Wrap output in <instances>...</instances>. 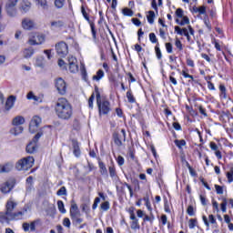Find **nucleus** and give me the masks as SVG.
Listing matches in <instances>:
<instances>
[{"label": "nucleus", "instance_id": "nucleus-26", "mask_svg": "<svg viewBox=\"0 0 233 233\" xmlns=\"http://www.w3.org/2000/svg\"><path fill=\"white\" fill-rule=\"evenodd\" d=\"M126 97L127 98L128 103L131 105L136 103V96H134V94L132 93V89H129L127 94Z\"/></svg>", "mask_w": 233, "mask_h": 233}, {"label": "nucleus", "instance_id": "nucleus-45", "mask_svg": "<svg viewBox=\"0 0 233 233\" xmlns=\"http://www.w3.org/2000/svg\"><path fill=\"white\" fill-rule=\"evenodd\" d=\"M127 154L129 157L136 159V149L134 148V146L128 147Z\"/></svg>", "mask_w": 233, "mask_h": 233}, {"label": "nucleus", "instance_id": "nucleus-14", "mask_svg": "<svg viewBox=\"0 0 233 233\" xmlns=\"http://www.w3.org/2000/svg\"><path fill=\"white\" fill-rule=\"evenodd\" d=\"M14 105H15V96L11 95L7 97L5 102V110L8 112L14 108Z\"/></svg>", "mask_w": 233, "mask_h": 233}, {"label": "nucleus", "instance_id": "nucleus-27", "mask_svg": "<svg viewBox=\"0 0 233 233\" xmlns=\"http://www.w3.org/2000/svg\"><path fill=\"white\" fill-rule=\"evenodd\" d=\"M147 23H149V25H154V20L156 19V13L152 10L147 12Z\"/></svg>", "mask_w": 233, "mask_h": 233}, {"label": "nucleus", "instance_id": "nucleus-24", "mask_svg": "<svg viewBox=\"0 0 233 233\" xmlns=\"http://www.w3.org/2000/svg\"><path fill=\"white\" fill-rule=\"evenodd\" d=\"M182 21H179V19H176L177 25H179L180 26H185V25H190V18L188 16H183Z\"/></svg>", "mask_w": 233, "mask_h": 233}, {"label": "nucleus", "instance_id": "nucleus-57", "mask_svg": "<svg viewBox=\"0 0 233 233\" xmlns=\"http://www.w3.org/2000/svg\"><path fill=\"white\" fill-rule=\"evenodd\" d=\"M116 163L118 167H123V165H125V157H123L122 156H118L116 158Z\"/></svg>", "mask_w": 233, "mask_h": 233}, {"label": "nucleus", "instance_id": "nucleus-15", "mask_svg": "<svg viewBox=\"0 0 233 233\" xmlns=\"http://www.w3.org/2000/svg\"><path fill=\"white\" fill-rule=\"evenodd\" d=\"M112 139L116 147H123V141L121 140V134H119V132L114 131Z\"/></svg>", "mask_w": 233, "mask_h": 233}, {"label": "nucleus", "instance_id": "nucleus-49", "mask_svg": "<svg viewBox=\"0 0 233 233\" xmlns=\"http://www.w3.org/2000/svg\"><path fill=\"white\" fill-rule=\"evenodd\" d=\"M226 176L228 177V183H232L233 182V167H230L229 172H227Z\"/></svg>", "mask_w": 233, "mask_h": 233}, {"label": "nucleus", "instance_id": "nucleus-20", "mask_svg": "<svg viewBox=\"0 0 233 233\" xmlns=\"http://www.w3.org/2000/svg\"><path fill=\"white\" fill-rule=\"evenodd\" d=\"M181 75L183 76V77H185L186 79H191L188 80V83H195V85H199V82L196 79H194V76L187 73V71L183 70Z\"/></svg>", "mask_w": 233, "mask_h": 233}, {"label": "nucleus", "instance_id": "nucleus-58", "mask_svg": "<svg viewBox=\"0 0 233 233\" xmlns=\"http://www.w3.org/2000/svg\"><path fill=\"white\" fill-rule=\"evenodd\" d=\"M155 219L154 214L150 213V217L148 215H145L144 217V221H149L150 223H152Z\"/></svg>", "mask_w": 233, "mask_h": 233}, {"label": "nucleus", "instance_id": "nucleus-64", "mask_svg": "<svg viewBox=\"0 0 233 233\" xmlns=\"http://www.w3.org/2000/svg\"><path fill=\"white\" fill-rule=\"evenodd\" d=\"M58 66L62 68L63 70H66V63L63 59H58Z\"/></svg>", "mask_w": 233, "mask_h": 233}, {"label": "nucleus", "instance_id": "nucleus-48", "mask_svg": "<svg viewBox=\"0 0 233 233\" xmlns=\"http://www.w3.org/2000/svg\"><path fill=\"white\" fill-rule=\"evenodd\" d=\"M17 1L19 0H9L5 5V8H15V5H17Z\"/></svg>", "mask_w": 233, "mask_h": 233}, {"label": "nucleus", "instance_id": "nucleus-29", "mask_svg": "<svg viewBox=\"0 0 233 233\" xmlns=\"http://www.w3.org/2000/svg\"><path fill=\"white\" fill-rule=\"evenodd\" d=\"M26 183V190H32L34 188V177L30 176L25 180Z\"/></svg>", "mask_w": 233, "mask_h": 233}, {"label": "nucleus", "instance_id": "nucleus-51", "mask_svg": "<svg viewBox=\"0 0 233 233\" xmlns=\"http://www.w3.org/2000/svg\"><path fill=\"white\" fill-rule=\"evenodd\" d=\"M66 187L65 186L61 187L56 192V196H66Z\"/></svg>", "mask_w": 233, "mask_h": 233}, {"label": "nucleus", "instance_id": "nucleus-21", "mask_svg": "<svg viewBox=\"0 0 233 233\" xmlns=\"http://www.w3.org/2000/svg\"><path fill=\"white\" fill-rule=\"evenodd\" d=\"M12 125L14 127H19L21 125H25V117L21 116H17L13 119Z\"/></svg>", "mask_w": 233, "mask_h": 233}, {"label": "nucleus", "instance_id": "nucleus-36", "mask_svg": "<svg viewBox=\"0 0 233 233\" xmlns=\"http://www.w3.org/2000/svg\"><path fill=\"white\" fill-rule=\"evenodd\" d=\"M222 203L220 204V208L223 213L227 212V205H228V200L227 198L222 197L221 198Z\"/></svg>", "mask_w": 233, "mask_h": 233}, {"label": "nucleus", "instance_id": "nucleus-30", "mask_svg": "<svg viewBox=\"0 0 233 233\" xmlns=\"http://www.w3.org/2000/svg\"><path fill=\"white\" fill-rule=\"evenodd\" d=\"M66 0H54V5L57 10H61L65 6Z\"/></svg>", "mask_w": 233, "mask_h": 233}, {"label": "nucleus", "instance_id": "nucleus-4", "mask_svg": "<svg viewBox=\"0 0 233 233\" xmlns=\"http://www.w3.org/2000/svg\"><path fill=\"white\" fill-rule=\"evenodd\" d=\"M81 14L84 19H86V21H87L88 25H90L94 43H97V30L96 29V16L90 17V15H88V13L86 12L85 5L81 6Z\"/></svg>", "mask_w": 233, "mask_h": 233}, {"label": "nucleus", "instance_id": "nucleus-3", "mask_svg": "<svg viewBox=\"0 0 233 233\" xmlns=\"http://www.w3.org/2000/svg\"><path fill=\"white\" fill-rule=\"evenodd\" d=\"M95 94L99 116H106V114L110 112V102L108 100H101V93L99 92V87L97 86H95Z\"/></svg>", "mask_w": 233, "mask_h": 233}, {"label": "nucleus", "instance_id": "nucleus-8", "mask_svg": "<svg viewBox=\"0 0 233 233\" xmlns=\"http://www.w3.org/2000/svg\"><path fill=\"white\" fill-rule=\"evenodd\" d=\"M15 187V180H9L5 182L2 187H1V192L3 194H8L9 192L12 191V189Z\"/></svg>", "mask_w": 233, "mask_h": 233}, {"label": "nucleus", "instance_id": "nucleus-61", "mask_svg": "<svg viewBox=\"0 0 233 233\" xmlns=\"http://www.w3.org/2000/svg\"><path fill=\"white\" fill-rule=\"evenodd\" d=\"M36 42H38V45H43L45 43V35H36Z\"/></svg>", "mask_w": 233, "mask_h": 233}, {"label": "nucleus", "instance_id": "nucleus-9", "mask_svg": "<svg viewBox=\"0 0 233 233\" xmlns=\"http://www.w3.org/2000/svg\"><path fill=\"white\" fill-rule=\"evenodd\" d=\"M71 143H72L73 154H74L75 157H81V147H80L79 141H77L76 138H72Z\"/></svg>", "mask_w": 233, "mask_h": 233}, {"label": "nucleus", "instance_id": "nucleus-42", "mask_svg": "<svg viewBox=\"0 0 233 233\" xmlns=\"http://www.w3.org/2000/svg\"><path fill=\"white\" fill-rule=\"evenodd\" d=\"M120 185H122V187H124V188H125V187H127V188H128V190H129L130 198H134V190L132 189V186L131 185H129L127 182H124V183L120 182Z\"/></svg>", "mask_w": 233, "mask_h": 233}, {"label": "nucleus", "instance_id": "nucleus-44", "mask_svg": "<svg viewBox=\"0 0 233 233\" xmlns=\"http://www.w3.org/2000/svg\"><path fill=\"white\" fill-rule=\"evenodd\" d=\"M94 99H96V93H92L88 99V106L90 110H94Z\"/></svg>", "mask_w": 233, "mask_h": 233}, {"label": "nucleus", "instance_id": "nucleus-35", "mask_svg": "<svg viewBox=\"0 0 233 233\" xmlns=\"http://www.w3.org/2000/svg\"><path fill=\"white\" fill-rule=\"evenodd\" d=\"M176 147H177V148H179V150H181V148H183V147H186L187 146V141L185 139H176L174 141Z\"/></svg>", "mask_w": 233, "mask_h": 233}, {"label": "nucleus", "instance_id": "nucleus-50", "mask_svg": "<svg viewBox=\"0 0 233 233\" xmlns=\"http://www.w3.org/2000/svg\"><path fill=\"white\" fill-rule=\"evenodd\" d=\"M43 136V132H38L35 134V136L33 137V139L31 140L33 143H35V145H37L39 139H41V137Z\"/></svg>", "mask_w": 233, "mask_h": 233}, {"label": "nucleus", "instance_id": "nucleus-13", "mask_svg": "<svg viewBox=\"0 0 233 233\" xmlns=\"http://www.w3.org/2000/svg\"><path fill=\"white\" fill-rule=\"evenodd\" d=\"M14 169V164L7 162L4 165H0V174H8Z\"/></svg>", "mask_w": 233, "mask_h": 233}, {"label": "nucleus", "instance_id": "nucleus-23", "mask_svg": "<svg viewBox=\"0 0 233 233\" xmlns=\"http://www.w3.org/2000/svg\"><path fill=\"white\" fill-rule=\"evenodd\" d=\"M193 11L198 14L199 13L200 15H207V6L201 5L199 7H193Z\"/></svg>", "mask_w": 233, "mask_h": 233}, {"label": "nucleus", "instance_id": "nucleus-31", "mask_svg": "<svg viewBox=\"0 0 233 233\" xmlns=\"http://www.w3.org/2000/svg\"><path fill=\"white\" fill-rule=\"evenodd\" d=\"M204 25L207 26L208 32H212V24H210V19L208 15H206L203 19Z\"/></svg>", "mask_w": 233, "mask_h": 233}, {"label": "nucleus", "instance_id": "nucleus-43", "mask_svg": "<svg viewBox=\"0 0 233 233\" xmlns=\"http://www.w3.org/2000/svg\"><path fill=\"white\" fill-rule=\"evenodd\" d=\"M155 54L158 60H161L163 58V54L161 53V48H159V44L155 46Z\"/></svg>", "mask_w": 233, "mask_h": 233}, {"label": "nucleus", "instance_id": "nucleus-54", "mask_svg": "<svg viewBox=\"0 0 233 233\" xmlns=\"http://www.w3.org/2000/svg\"><path fill=\"white\" fill-rule=\"evenodd\" d=\"M175 46L179 50V52L183 50V44L181 43V40H179L178 38L176 39Z\"/></svg>", "mask_w": 233, "mask_h": 233}, {"label": "nucleus", "instance_id": "nucleus-10", "mask_svg": "<svg viewBox=\"0 0 233 233\" xmlns=\"http://www.w3.org/2000/svg\"><path fill=\"white\" fill-rule=\"evenodd\" d=\"M39 223V219L32 221L30 224L28 222L23 223L22 228L24 232H35V225Z\"/></svg>", "mask_w": 233, "mask_h": 233}, {"label": "nucleus", "instance_id": "nucleus-5", "mask_svg": "<svg viewBox=\"0 0 233 233\" xmlns=\"http://www.w3.org/2000/svg\"><path fill=\"white\" fill-rule=\"evenodd\" d=\"M34 157H26L20 160H18L15 164L16 170H29V168H32L34 167L35 163Z\"/></svg>", "mask_w": 233, "mask_h": 233}, {"label": "nucleus", "instance_id": "nucleus-63", "mask_svg": "<svg viewBox=\"0 0 233 233\" xmlns=\"http://www.w3.org/2000/svg\"><path fill=\"white\" fill-rule=\"evenodd\" d=\"M183 15H184V12L181 8H177L175 12V15L179 19H181L184 16Z\"/></svg>", "mask_w": 233, "mask_h": 233}, {"label": "nucleus", "instance_id": "nucleus-56", "mask_svg": "<svg viewBox=\"0 0 233 233\" xmlns=\"http://www.w3.org/2000/svg\"><path fill=\"white\" fill-rule=\"evenodd\" d=\"M208 219L211 225H216V228H218V221L216 220V217H214V215H209Z\"/></svg>", "mask_w": 233, "mask_h": 233}, {"label": "nucleus", "instance_id": "nucleus-17", "mask_svg": "<svg viewBox=\"0 0 233 233\" xmlns=\"http://www.w3.org/2000/svg\"><path fill=\"white\" fill-rule=\"evenodd\" d=\"M98 161V167H99V172L101 176H108V170L106 169V166L105 165V162L101 161V157H97Z\"/></svg>", "mask_w": 233, "mask_h": 233}, {"label": "nucleus", "instance_id": "nucleus-18", "mask_svg": "<svg viewBox=\"0 0 233 233\" xmlns=\"http://www.w3.org/2000/svg\"><path fill=\"white\" fill-rule=\"evenodd\" d=\"M22 28H24V30H32V28H34V21L28 19V18H25L22 20Z\"/></svg>", "mask_w": 233, "mask_h": 233}, {"label": "nucleus", "instance_id": "nucleus-46", "mask_svg": "<svg viewBox=\"0 0 233 233\" xmlns=\"http://www.w3.org/2000/svg\"><path fill=\"white\" fill-rule=\"evenodd\" d=\"M132 117H135V119H137V121L140 123V125L143 127L145 125V119H143V116L139 114H133Z\"/></svg>", "mask_w": 233, "mask_h": 233}, {"label": "nucleus", "instance_id": "nucleus-6", "mask_svg": "<svg viewBox=\"0 0 233 233\" xmlns=\"http://www.w3.org/2000/svg\"><path fill=\"white\" fill-rule=\"evenodd\" d=\"M56 51L59 57H66L68 56V45L65 41L56 44Z\"/></svg>", "mask_w": 233, "mask_h": 233}, {"label": "nucleus", "instance_id": "nucleus-22", "mask_svg": "<svg viewBox=\"0 0 233 233\" xmlns=\"http://www.w3.org/2000/svg\"><path fill=\"white\" fill-rule=\"evenodd\" d=\"M105 77V71L103 69H99L96 71V75L93 76L92 79L93 81H101Z\"/></svg>", "mask_w": 233, "mask_h": 233}, {"label": "nucleus", "instance_id": "nucleus-52", "mask_svg": "<svg viewBox=\"0 0 233 233\" xmlns=\"http://www.w3.org/2000/svg\"><path fill=\"white\" fill-rule=\"evenodd\" d=\"M131 228L132 230H137L140 228V226H139V220H133L131 222Z\"/></svg>", "mask_w": 233, "mask_h": 233}, {"label": "nucleus", "instance_id": "nucleus-1", "mask_svg": "<svg viewBox=\"0 0 233 233\" xmlns=\"http://www.w3.org/2000/svg\"><path fill=\"white\" fill-rule=\"evenodd\" d=\"M55 113L58 119L69 121V119H72V116H74V108L66 98H59L55 105Z\"/></svg>", "mask_w": 233, "mask_h": 233}, {"label": "nucleus", "instance_id": "nucleus-7", "mask_svg": "<svg viewBox=\"0 0 233 233\" xmlns=\"http://www.w3.org/2000/svg\"><path fill=\"white\" fill-rule=\"evenodd\" d=\"M55 87L56 88L60 96L66 95V82H65V79H63L62 77L57 78L55 81Z\"/></svg>", "mask_w": 233, "mask_h": 233}, {"label": "nucleus", "instance_id": "nucleus-60", "mask_svg": "<svg viewBox=\"0 0 233 233\" xmlns=\"http://www.w3.org/2000/svg\"><path fill=\"white\" fill-rule=\"evenodd\" d=\"M23 127L21 126H15V136H19V134H22L23 133Z\"/></svg>", "mask_w": 233, "mask_h": 233}, {"label": "nucleus", "instance_id": "nucleus-28", "mask_svg": "<svg viewBox=\"0 0 233 233\" xmlns=\"http://www.w3.org/2000/svg\"><path fill=\"white\" fill-rule=\"evenodd\" d=\"M32 56H34V47L25 48L24 50L25 59H30Z\"/></svg>", "mask_w": 233, "mask_h": 233}, {"label": "nucleus", "instance_id": "nucleus-41", "mask_svg": "<svg viewBox=\"0 0 233 233\" xmlns=\"http://www.w3.org/2000/svg\"><path fill=\"white\" fill-rule=\"evenodd\" d=\"M30 6H32V3H30L29 1H24L22 3V10L26 13L28 12V10H30Z\"/></svg>", "mask_w": 233, "mask_h": 233}, {"label": "nucleus", "instance_id": "nucleus-39", "mask_svg": "<svg viewBox=\"0 0 233 233\" xmlns=\"http://www.w3.org/2000/svg\"><path fill=\"white\" fill-rule=\"evenodd\" d=\"M122 14L123 15H126L127 17H132L134 15V11H132V9L125 7L122 10Z\"/></svg>", "mask_w": 233, "mask_h": 233}, {"label": "nucleus", "instance_id": "nucleus-40", "mask_svg": "<svg viewBox=\"0 0 233 233\" xmlns=\"http://www.w3.org/2000/svg\"><path fill=\"white\" fill-rule=\"evenodd\" d=\"M5 10L10 17H15V15L17 14L15 7H5Z\"/></svg>", "mask_w": 233, "mask_h": 233}, {"label": "nucleus", "instance_id": "nucleus-37", "mask_svg": "<svg viewBox=\"0 0 233 233\" xmlns=\"http://www.w3.org/2000/svg\"><path fill=\"white\" fill-rule=\"evenodd\" d=\"M149 41L153 45H156V46H157V45H159V41L157 40V36H156V33L149 34Z\"/></svg>", "mask_w": 233, "mask_h": 233}, {"label": "nucleus", "instance_id": "nucleus-19", "mask_svg": "<svg viewBox=\"0 0 233 233\" xmlns=\"http://www.w3.org/2000/svg\"><path fill=\"white\" fill-rule=\"evenodd\" d=\"M36 150H37V144L32 141H30L25 147V151L27 152V154H35Z\"/></svg>", "mask_w": 233, "mask_h": 233}, {"label": "nucleus", "instance_id": "nucleus-47", "mask_svg": "<svg viewBox=\"0 0 233 233\" xmlns=\"http://www.w3.org/2000/svg\"><path fill=\"white\" fill-rule=\"evenodd\" d=\"M101 210H104V212H106L107 210H110V202L105 201L100 205Z\"/></svg>", "mask_w": 233, "mask_h": 233}, {"label": "nucleus", "instance_id": "nucleus-38", "mask_svg": "<svg viewBox=\"0 0 233 233\" xmlns=\"http://www.w3.org/2000/svg\"><path fill=\"white\" fill-rule=\"evenodd\" d=\"M57 207L61 214H66V209L65 208V203L63 202V200L57 201Z\"/></svg>", "mask_w": 233, "mask_h": 233}, {"label": "nucleus", "instance_id": "nucleus-59", "mask_svg": "<svg viewBox=\"0 0 233 233\" xmlns=\"http://www.w3.org/2000/svg\"><path fill=\"white\" fill-rule=\"evenodd\" d=\"M116 192L120 194V196H125V186H116Z\"/></svg>", "mask_w": 233, "mask_h": 233}, {"label": "nucleus", "instance_id": "nucleus-2", "mask_svg": "<svg viewBox=\"0 0 233 233\" xmlns=\"http://www.w3.org/2000/svg\"><path fill=\"white\" fill-rule=\"evenodd\" d=\"M17 207V203L12 200H7L5 204V212H0V223H10V221H17L23 219V212H14Z\"/></svg>", "mask_w": 233, "mask_h": 233}, {"label": "nucleus", "instance_id": "nucleus-34", "mask_svg": "<svg viewBox=\"0 0 233 233\" xmlns=\"http://www.w3.org/2000/svg\"><path fill=\"white\" fill-rule=\"evenodd\" d=\"M219 90H220V94H219L220 98L227 99V87L225 86V85H220Z\"/></svg>", "mask_w": 233, "mask_h": 233}, {"label": "nucleus", "instance_id": "nucleus-16", "mask_svg": "<svg viewBox=\"0 0 233 233\" xmlns=\"http://www.w3.org/2000/svg\"><path fill=\"white\" fill-rule=\"evenodd\" d=\"M41 117L34 116L29 124V130H32V128H39V125H41Z\"/></svg>", "mask_w": 233, "mask_h": 233}, {"label": "nucleus", "instance_id": "nucleus-53", "mask_svg": "<svg viewBox=\"0 0 233 233\" xmlns=\"http://www.w3.org/2000/svg\"><path fill=\"white\" fill-rule=\"evenodd\" d=\"M197 225H198V219L197 218L189 219L188 227H189L190 229L196 228Z\"/></svg>", "mask_w": 233, "mask_h": 233}, {"label": "nucleus", "instance_id": "nucleus-11", "mask_svg": "<svg viewBox=\"0 0 233 233\" xmlns=\"http://www.w3.org/2000/svg\"><path fill=\"white\" fill-rule=\"evenodd\" d=\"M73 203L70 208V218L72 220L76 219L77 216H81V211H79V208L77 207V204L74 200L71 201Z\"/></svg>", "mask_w": 233, "mask_h": 233}, {"label": "nucleus", "instance_id": "nucleus-62", "mask_svg": "<svg viewBox=\"0 0 233 233\" xmlns=\"http://www.w3.org/2000/svg\"><path fill=\"white\" fill-rule=\"evenodd\" d=\"M187 214H188V216H195L196 215V213L194 212V206L190 205V206L187 207Z\"/></svg>", "mask_w": 233, "mask_h": 233}, {"label": "nucleus", "instance_id": "nucleus-32", "mask_svg": "<svg viewBox=\"0 0 233 233\" xmlns=\"http://www.w3.org/2000/svg\"><path fill=\"white\" fill-rule=\"evenodd\" d=\"M108 172H109L110 177H112L113 179L114 177H117V172L116 171V167L114 166V164L108 167Z\"/></svg>", "mask_w": 233, "mask_h": 233}, {"label": "nucleus", "instance_id": "nucleus-55", "mask_svg": "<svg viewBox=\"0 0 233 233\" xmlns=\"http://www.w3.org/2000/svg\"><path fill=\"white\" fill-rule=\"evenodd\" d=\"M165 46H166V50H167V54H172L173 48H174L172 46V43L167 42L165 44Z\"/></svg>", "mask_w": 233, "mask_h": 233}, {"label": "nucleus", "instance_id": "nucleus-25", "mask_svg": "<svg viewBox=\"0 0 233 233\" xmlns=\"http://www.w3.org/2000/svg\"><path fill=\"white\" fill-rule=\"evenodd\" d=\"M36 4L42 8V10H48L50 8L47 0H36Z\"/></svg>", "mask_w": 233, "mask_h": 233}, {"label": "nucleus", "instance_id": "nucleus-33", "mask_svg": "<svg viewBox=\"0 0 233 233\" xmlns=\"http://www.w3.org/2000/svg\"><path fill=\"white\" fill-rule=\"evenodd\" d=\"M54 26L55 28H63V26H65V22H63V20L53 21L51 22V28Z\"/></svg>", "mask_w": 233, "mask_h": 233}, {"label": "nucleus", "instance_id": "nucleus-12", "mask_svg": "<svg viewBox=\"0 0 233 233\" xmlns=\"http://www.w3.org/2000/svg\"><path fill=\"white\" fill-rule=\"evenodd\" d=\"M69 63V71L71 74H76L79 70V66H77V59L74 56L68 58Z\"/></svg>", "mask_w": 233, "mask_h": 233}]
</instances>
